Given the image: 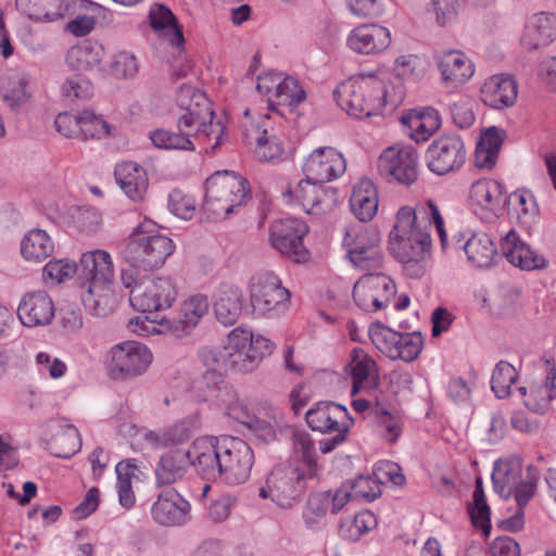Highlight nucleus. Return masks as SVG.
Listing matches in <instances>:
<instances>
[{
    "instance_id": "f257e3e1",
    "label": "nucleus",
    "mask_w": 556,
    "mask_h": 556,
    "mask_svg": "<svg viewBox=\"0 0 556 556\" xmlns=\"http://www.w3.org/2000/svg\"><path fill=\"white\" fill-rule=\"evenodd\" d=\"M434 225L443 249L446 247L444 220L438 205L428 200L417 207L399 208L395 223L389 233V249L392 255L404 265L405 273L421 277L426 271V260L430 255L431 237L429 228Z\"/></svg>"
},
{
    "instance_id": "f03ea898",
    "label": "nucleus",
    "mask_w": 556,
    "mask_h": 556,
    "mask_svg": "<svg viewBox=\"0 0 556 556\" xmlns=\"http://www.w3.org/2000/svg\"><path fill=\"white\" fill-rule=\"evenodd\" d=\"M177 101L182 111L177 121L178 132L154 129L149 134L152 144L163 150L193 151L194 144L190 138L197 136L207 142L213 141L205 149L215 153L224 142L225 126L220 121H213L214 111L205 93L190 85H184Z\"/></svg>"
},
{
    "instance_id": "7ed1b4c3",
    "label": "nucleus",
    "mask_w": 556,
    "mask_h": 556,
    "mask_svg": "<svg viewBox=\"0 0 556 556\" xmlns=\"http://www.w3.org/2000/svg\"><path fill=\"white\" fill-rule=\"evenodd\" d=\"M251 199L249 181L233 172H217L205 182L204 211L215 219H223Z\"/></svg>"
},
{
    "instance_id": "20e7f679",
    "label": "nucleus",
    "mask_w": 556,
    "mask_h": 556,
    "mask_svg": "<svg viewBox=\"0 0 556 556\" xmlns=\"http://www.w3.org/2000/svg\"><path fill=\"white\" fill-rule=\"evenodd\" d=\"M122 282L130 289L131 306L142 313H155L169 308L177 298V289L169 277L144 276L123 270Z\"/></svg>"
},
{
    "instance_id": "39448f33",
    "label": "nucleus",
    "mask_w": 556,
    "mask_h": 556,
    "mask_svg": "<svg viewBox=\"0 0 556 556\" xmlns=\"http://www.w3.org/2000/svg\"><path fill=\"white\" fill-rule=\"evenodd\" d=\"M249 305L255 317H274L289 307L290 292L281 279L273 271H264L251 277Z\"/></svg>"
},
{
    "instance_id": "423d86ee",
    "label": "nucleus",
    "mask_w": 556,
    "mask_h": 556,
    "mask_svg": "<svg viewBox=\"0 0 556 556\" xmlns=\"http://www.w3.org/2000/svg\"><path fill=\"white\" fill-rule=\"evenodd\" d=\"M174 250L172 239L163 235H146L140 227L129 239L124 258L131 267L128 271L153 270L161 267Z\"/></svg>"
},
{
    "instance_id": "0eeeda50",
    "label": "nucleus",
    "mask_w": 556,
    "mask_h": 556,
    "mask_svg": "<svg viewBox=\"0 0 556 556\" xmlns=\"http://www.w3.org/2000/svg\"><path fill=\"white\" fill-rule=\"evenodd\" d=\"M380 232L359 224L345 228L343 247L350 261L362 270L378 269L382 264Z\"/></svg>"
},
{
    "instance_id": "6e6552de",
    "label": "nucleus",
    "mask_w": 556,
    "mask_h": 556,
    "mask_svg": "<svg viewBox=\"0 0 556 556\" xmlns=\"http://www.w3.org/2000/svg\"><path fill=\"white\" fill-rule=\"evenodd\" d=\"M491 478L495 493L505 500L514 496L520 507L527 506L534 495V481L530 477L522 478V464L518 458L495 462Z\"/></svg>"
},
{
    "instance_id": "1a4fd4ad",
    "label": "nucleus",
    "mask_w": 556,
    "mask_h": 556,
    "mask_svg": "<svg viewBox=\"0 0 556 556\" xmlns=\"http://www.w3.org/2000/svg\"><path fill=\"white\" fill-rule=\"evenodd\" d=\"M153 362L151 350L138 341H124L109 351V371L114 379L142 376Z\"/></svg>"
},
{
    "instance_id": "9d476101",
    "label": "nucleus",
    "mask_w": 556,
    "mask_h": 556,
    "mask_svg": "<svg viewBox=\"0 0 556 556\" xmlns=\"http://www.w3.org/2000/svg\"><path fill=\"white\" fill-rule=\"evenodd\" d=\"M220 448L217 477L231 485L244 483L254 464L251 446L239 438L225 435Z\"/></svg>"
},
{
    "instance_id": "9b49d317",
    "label": "nucleus",
    "mask_w": 556,
    "mask_h": 556,
    "mask_svg": "<svg viewBox=\"0 0 556 556\" xmlns=\"http://www.w3.org/2000/svg\"><path fill=\"white\" fill-rule=\"evenodd\" d=\"M555 380V359L553 355H544L530 386L518 389L525 406L536 414L547 413L552 408L556 395Z\"/></svg>"
},
{
    "instance_id": "f8f14e48",
    "label": "nucleus",
    "mask_w": 556,
    "mask_h": 556,
    "mask_svg": "<svg viewBox=\"0 0 556 556\" xmlns=\"http://www.w3.org/2000/svg\"><path fill=\"white\" fill-rule=\"evenodd\" d=\"M308 232L307 225L298 218H283L273 223L269 241L275 250L294 263H304L309 253L304 247L303 237Z\"/></svg>"
},
{
    "instance_id": "ddd939ff",
    "label": "nucleus",
    "mask_w": 556,
    "mask_h": 556,
    "mask_svg": "<svg viewBox=\"0 0 556 556\" xmlns=\"http://www.w3.org/2000/svg\"><path fill=\"white\" fill-rule=\"evenodd\" d=\"M54 124L62 136L83 141L111 135L110 125L91 110L59 113Z\"/></svg>"
},
{
    "instance_id": "4468645a",
    "label": "nucleus",
    "mask_w": 556,
    "mask_h": 556,
    "mask_svg": "<svg viewBox=\"0 0 556 556\" xmlns=\"http://www.w3.org/2000/svg\"><path fill=\"white\" fill-rule=\"evenodd\" d=\"M256 90L266 99L269 109H274L275 105L293 106L306 97L295 78L277 72L258 75Z\"/></svg>"
},
{
    "instance_id": "2eb2a0df",
    "label": "nucleus",
    "mask_w": 556,
    "mask_h": 556,
    "mask_svg": "<svg viewBox=\"0 0 556 556\" xmlns=\"http://www.w3.org/2000/svg\"><path fill=\"white\" fill-rule=\"evenodd\" d=\"M394 281L384 274H368L354 286L353 296L356 305L369 313L387 307L395 295Z\"/></svg>"
},
{
    "instance_id": "dca6fc26",
    "label": "nucleus",
    "mask_w": 556,
    "mask_h": 556,
    "mask_svg": "<svg viewBox=\"0 0 556 556\" xmlns=\"http://www.w3.org/2000/svg\"><path fill=\"white\" fill-rule=\"evenodd\" d=\"M378 169L384 177L404 184H413L418 176V154L414 147L394 144L387 148L378 160Z\"/></svg>"
},
{
    "instance_id": "f3484780",
    "label": "nucleus",
    "mask_w": 556,
    "mask_h": 556,
    "mask_svg": "<svg viewBox=\"0 0 556 556\" xmlns=\"http://www.w3.org/2000/svg\"><path fill=\"white\" fill-rule=\"evenodd\" d=\"M465 160V146L457 135L441 136L427 150L428 167L438 175L458 170L464 165Z\"/></svg>"
},
{
    "instance_id": "a211bd4d",
    "label": "nucleus",
    "mask_w": 556,
    "mask_h": 556,
    "mask_svg": "<svg viewBox=\"0 0 556 556\" xmlns=\"http://www.w3.org/2000/svg\"><path fill=\"white\" fill-rule=\"evenodd\" d=\"M323 184L306 178L289 189L285 197L289 202L300 205L308 214H326L336 206L337 197L332 189L325 188Z\"/></svg>"
},
{
    "instance_id": "6ab92c4d",
    "label": "nucleus",
    "mask_w": 556,
    "mask_h": 556,
    "mask_svg": "<svg viewBox=\"0 0 556 556\" xmlns=\"http://www.w3.org/2000/svg\"><path fill=\"white\" fill-rule=\"evenodd\" d=\"M313 477L293 465L276 468L268 477L271 501L280 507H290L304 491L306 479Z\"/></svg>"
},
{
    "instance_id": "aec40b11",
    "label": "nucleus",
    "mask_w": 556,
    "mask_h": 556,
    "mask_svg": "<svg viewBox=\"0 0 556 556\" xmlns=\"http://www.w3.org/2000/svg\"><path fill=\"white\" fill-rule=\"evenodd\" d=\"M380 91V79L372 73L361 74L342 81L333 91L339 106L354 117H364V91Z\"/></svg>"
},
{
    "instance_id": "412c9836",
    "label": "nucleus",
    "mask_w": 556,
    "mask_h": 556,
    "mask_svg": "<svg viewBox=\"0 0 556 556\" xmlns=\"http://www.w3.org/2000/svg\"><path fill=\"white\" fill-rule=\"evenodd\" d=\"M240 357L241 354H238L235 346H231V333H229L228 342L225 346H204L199 351L200 362L205 369L204 378L214 386L222 381V378L230 370L241 372Z\"/></svg>"
},
{
    "instance_id": "4be33fe9",
    "label": "nucleus",
    "mask_w": 556,
    "mask_h": 556,
    "mask_svg": "<svg viewBox=\"0 0 556 556\" xmlns=\"http://www.w3.org/2000/svg\"><path fill=\"white\" fill-rule=\"evenodd\" d=\"M345 168V160L339 151L331 147H321L306 157L303 173L306 178L325 184L342 175Z\"/></svg>"
},
{
    "instance_id": "5701e85b",
    "label": "nucleus",
    "mask_w": 556,
    "mask_h": 556,
    "mask_svg": "<svg viewBox=\"0 0 556 556\" xmlns=\"http://www.w3.org/2000/svg\"><path fill=\"white\" fill-rule=\"evenodd\" d=\"M231 346L241 354V372L252 371L258 363L274 350L273 342L250 330L236 328L231 332Z\"/></svg>"
},
{
    "instance_id": "b1692460",
    "label": "nucleus",
    "mask_w": 556,
    "mask_h": 556,
    "mask_svg": "<svg viewBox=\"0 0 556 556\" xmlns=\"http://www.w3.org/2000/svg\"><path fill=\"white\" fill-rule=\"evenodd\" d=\"M223 437L204 435L197 438L190 447L186 450L189 464L207 478H216L218 475L219 455Z\"/></svg>"
},
{
    "instance_id": "393cba45",
    "label": "nucleus",
    "mask_w": 556,
    "mask_h": 556,
    "mask_svg": "<svg viewBox=\"0 0 556 556\" xmlns=\"http://www.w3.org/2000/svg\"><path fill=\"white\" fill-rule=\"evenodd\" d=\"M21 323L28 328L49 325L54 316V304L43 290L25 293L17 306Z\"/></svg>"
},
{
    "instance_id": "a878e982",
    "label": "nucleus",
    "mask_w": 556,
    "mask_h": 556,
    "mask_svg": "<svg viewBox=\"0 0 556 556\" xmlns=\"http://www.w3.org/2000/svg\"><path fill=\"white\" fill-rule=\"evenodd\" d=\"M434 59L445 87L463 86L475 73L473 62L460 50L442 51Z\"/></svg>"
},
{
    "instance_id": "bb28decb",
    "label": "nucleus",
    "mask_w": 556,
    "mask_h": 556,
    "mask_svg": "<svg viewBox=\"0 0 556 556\" xmlns=\"http://www.w3.org/2000/svg\"><path fill=\"white\" fill-rule=\"evenodd\" d=\"M346 45L358 54H378L391 45V33L378 24H363L349 34Z\"/></svg>"
},
{
    "instance_id": "cd10ccee",
    "label": "nucleus",
    "mask_w": 556,
    "mask_h": 556,
    "mask_svg": "<svg viewBox=\"0 0 556 556\" xmlns=\"http://www.w3.org/2000/svg\"><path fill=\"white\" fill-rule=\"evenodd\" d=\"M352 379V393L375 391L379 386L376 362L363 350L354 349L345 368Z\"/></svg>"
},
{
    "instance_id": "c85d7f7f",
    "label": "nucleus",
    "mask_w": 556,
    "mask_h": 556,
    "mask_svg": "<svg viewBox=\"0 0 556 556\" xmlns=\"http://www.w3.org/2000/svg\"><path fill=\"white\" fill-rule=\"evenodd\" d=\"M482 101L496 110L510 108L518 97V84L514 76L493 75L481 87Z\"/></svg>"
},
{
    "instance_id": "c756f323",
    "label": "nucleus",
    "mask_w": 556,
    "mask_h": 556,
    "mask_svg": "<svg viewBox=\"0 0 556 556\" xmlns=\"http://www.w3.org/2000/svg\"><path fill=\"white\" fill-rule=\"evenodd\" d=\"M306 422L314 431L329 433L340 428H349L348 409L333 402H319L307 410Z\"/></svg>"
},
{
    "instance_id": "7c9ffc66",
    "label": "nucleus",
    "mask_w": 556,
    "mask_h": 556,
    "mask_svg": "<svg viewBox=\"0 0 556 556\" xmlns=\"http://www.w3.org/2000/svg\"><path fill=\"white\" fill-rule=\"evenodd\" d=\"M189 503L172 488L163 490L152 506L153 519L162 526H176L185 522Z\"/></svg>"
},
{
    "instance_id": "2f4dec72",
    "label": "nucleus",
    "mask_w": 556,
    "mask_h": 556,
    "mask_svg": "<svg viewBox=\"0 0 556 556\" xmlns=\"http://www.w3.org/2000/svg\"><path fill=\"white\" fill-rule=\"evenodd\" d=\"M401 122L405 132L416 142L427 141L441 126L439 112L433 108H419L404 113Z\"/></svg>"
},
{
    "instance_id": "473e14b6",
    "label": "nucleus",
    "mask_w": 556,
    "mask_h": 556,
    "mask_svg": "<svg viewBox=\"0 0 556 556\" xmlns=\"http://www.w3.org/2000/svg\"><path fill=\"white\" fill-rule=\"evenodd\" d=\"M149 23L159 39L168 42L172 47L180 48L185 38L178 21L172 10L162 3H153L149 9Z\"/></svg>"
},
{
    "instance_id": "72a5a7b5",
    "label": "nucleus",
    "mask_w": 556,
    "mask_h": 556,
    "mask_svg": "<svg viewBox=\"0 0 556 556\" xmlns=\"http://www.w3.org/2000/svg\"><path fill=\"white\" fill-rule=\"evenodd\" d=\"M379 195L375 184L368 178L359 179L352 189L350 208L362 223L370 222L378 212Z\"/></svg>"
},
{
    "instance_id": "f704fd0d",
    "label": "nucleus",
    "mask_w": 556,
    "mask_h": 556,
    "mask_svg": "<svg viewBox=\"0 0 556 556\" xmlns=\"http://www.w3.org/2000/svg\"><path fill=\"white\" fill-rule=\"evenodd\" d=\"M115 178L129 199L136 202L143 200L148 190V175L142 166L134 162L118 163Z\"/></svg>"
},
{
    "instance_id": "c9c22d12",
    "label": "nucleus",
    "mask_w": 556,
    "mask_h": 556,
    "mask_svg": "<svg viewBox=\"0 0 556 556\" xmlns=\"http://www.w3.org/2000/svg\"><path fill=\"white\" fill-rule=\"evenodd\" d=\"M46 429L51 434L50 448L55 456L68 458L80 450V437L73 425L52 420L46 425Z\"/></svg>"
},
{
    "instance_id": "e433bc0d",
    "label": "nucleus",
    "mask_w": 556,
    "mask_h": 556,
    "mask_svg": "<svg viewBox=\"0 0 556 556\" xmlns=\"http://www.w3.org/2000/svg\"><path fill=\"white\" fill-rule=\"evenodd\" d=\"M186 450L176 448L164 453L155 466V481L159 486L169 485L182 479L189 467Z\"/></svg>"
},
{
    "instance_id": "4c0bfd02",
    "label": "nucleus",
    "mask_w": 556,
    "mask_h": 556,
    "mask_svg": "<svg viewBox=\"0 0 556 556\" xmlns=\"http://www.w3.org/2000/svg\"><path fill=\"white\" fill-rule=\"evenodd\" d=\"M81 275L91 282H112L114 264L111 255L104 250L84 253L80 258Z\"/></svg>"
},
{
    "instance_id": "58836bf2",
    "label": "nucleus",
    "mask_w": 556,
    "mask_h": 556,
    "mask_svg": "<svg viewBox=\"0 0 556 556\" xmlns=\"http://www.w3.org/2000/svg\"><path fill=\"white\" fill-rule=\"evenodd\" d=\"M459 248L465 252L467 262L477 268L490 267L497 256V249L485 232L472 233Z\"/></svg>"
},
{
    "instance_id": "ea45409f",
    "label": "nucleus",
    "mask_w": 556,
    "mask_h": 556,
    "mask_svg": "<svg viewBox=\"0 0 556 556\" xmlns=\"http://www.w3.org/2000/svg\"><path fill=\"white\" fill-rule=\"evenodd\" d=\"M555 34V17L545 12L533 15L526 25L521 43L529 50L551 43Z\"/></svg>"
},
{
    "instance_id": "a19ab883",
    "label": "nucleus",
    "mask_w": 556,
    "mask_h": 556,
    "mask_svg": "<svg viewBox=\"0 0 556 556\" xmlns=\"http://www.w3.org/2000/svg\"><path fill=\"white\" fill-rule=\"evenodd\" d=\"M243 293L235 286L222 288L215 295L213 308L217 320L225 325H233L241 315Z\"/></svg>"
},
{
    "instance_id": "79ce46f5",
    "label": "nucleus",
    "mask_w": 556,
    "mask_h": 556,
    "mask_svg": "<svg viewBox=\"0 0 556 556\" xmlns=\"http://www.w3.org/2000/svg\"><path fill=\"white\" fill-rule=\"evenodd\" d=\"M85 308L97 317H105L117 306V296L112 289V282H91L83 295Z\"/></svg>"
},
{
    "instance_id": "37998d69",
    "label": "nucleus",
    "mask_w": 556,
    "mask_h": 556,
    "mask_svg": "<svg viewBox=\"0 0 556 556\" xmlns=\"http://www.w3.org/2000/svg\"><path fill=\"white\" fill-rule=\"evenodd\" d=\"M505 136V130L496 126L489 127L481 135L475 151V165L478 168L492 169L495 166Z\"/></svg>"
},
{
    "instance_id": "c03bdc74",
    "label": "nucleus",
    "mask_w": 556,
    "mask_h": 556,
    "mask_svg": "<svg viewBox=\"0 0 556 556\" xmlns=\"http://www.w3.org/2000/svg\"><path fill=\"white\" fill-rule=\"evenodd\" d=\"M17 9L35 22H54L63 18L68 9L64 0H16Z\"/></svg>"
},
{
    "instance_id": "a18cd8bd",
    "label": "nucleus",
    "mask_w": 556,
    "mask_h": 556,
    "mask_svg": "<svg viewBox=\"0 0 556 556\" xmlns=\"http://www.w3.org/2000/svg\"><path fill=\"white\" fill-rule=\"evenodd\" d=\"M470 201L476 210L486 213H495L503 202L502 185L492 179H481L472 184L470 188Z\"/></svg>"
},
{
    "instance_id": "49530a36",
    "label": "nucleus",
    "mask_w": 556,
    "mask_h": 556,
    "mask_svg": "<svg viewBox=\"0 0 556 556\" xmlns=\"http://www.w3.org/2000/svg\"><path fill=\"white\" fill-rule=\"evenodd\" d=\"M507 205L521 226L530 228L536 222L539 206L530 190L525 188L515 190L508 195Z\"/></svg>"
},
{
    "instance_id": "de8ad7c7",
    "label": "nucleus",
    "mask_w": 556,
    "mask_h": 556,
    "mask_svg": "<svg viewBox=\"0 0 556 556\" xmlns=\"http://www.w3.org/2000/svg\"><path fill=\"white\" fill-rule=\"evenodd\" d=\"M54 251V243L43 229L29 230L21 242V253L26 261L41 262Z\"/></svg>"
},
{
    "instance_id": "09e8293b",
    "label": "nucleus",
    "mask_w": 556,
    "mask_h": 556,
    "mask_svg": "<svg viewBox=\"0 0 556 556\" xmlns=\"http://www.w3.org/2000/svg\"><path fill=\"white\" fill-rule=\"evenodd\" d=\"M29 75L22 71H12L0 78V94L11 108L26 102L29 98L27 86Z\"/></svg>"
},
{
    "instance_id": "8fccbe9b",
    "label": "nucleus",
    "mask_w": 556,
    "mask_h": 556,
    "mask_svg": "<svg viewBox=\"0 0 556 556\" xmlns=\"http://www.w3.org/2000/svg\"><path fill=\"white\" fill-rule=\"evenodd\" d=\"M104 56L103 47L84 41L72 47L66 54V63L75 71H89L98 66Z\"/></svg>"
},
{
    "instance_id": "3c124183",
    "label": "nucleus",
    "mask_w": 556,
    "mask_h": 556,
    "mask_svg": "<svg viewBox=\"0 0 556 556\" xmlns=\"http://www.w3.org/2000/svg\"><path fill=\"white\" fill-rule=\"evenodd\" d=\"M292 450L294 456L301 459L300 464L293 466L315 477L317 473L316 448L311 435L304 431L294 432Z\"/></svg>"
},
{
    "instance_id": "603ef678",
    "label": "nucleus",
    "mask_w": 556,
    "mask_h": 556,
    "mask_svg": "<svg viewBox=\"0 0 556 556\" xmlns=\"http://www.w3.org/2000/svg\"><path fill=\"white\" fill-rule=\"evenodd\" d=\"M115 471L117 476L118 502L124 508L129 509L136 503L131 480L136 476L137 466L131 460H123L116 465Z\"/></svg>"
},
{
    "instance_id": "864d4df0",
    "label": "nucleus",
    "mask_w": 556,
    "mask_h": 556,
    "mask_svg": "<svg viewBox=\"0 0 556 556\" xmlns=\"http://www.w3.org/2000/svg\"><path fill=\"white\" fill-rule=\"evenodd\" d=\"M70 226L80 233H96L102 227V214L94 207H73L70 212Z\"/></svg>"
},
{
    "instance_id": "5fc2aeb1",
    "label": "nucleus",
    "mask_w": 556,
    "mask_h": 556,
    "mask_svg": "<svg viewBox=\"0 0 556 556\" xmlns=\"http://www.w3.org/2000/svg\"><path fill=\"white\" fill-rule=\"evenodd\" d=\"M424 346V339L418 332H399L394 352L390 353L392 361L413 362L420 354Z\"/></svg>"
},
{
    "instance_id": "6e6d98bb",
    "label": "nucleus",
    "mask_w": 556,
    "mask_h": 556,
    "mask_svg": "<svg viewBox=\"0 0 556 556\" xmlns=\"http://www.w3.org/2000/svg\"><path fill=\"white\" fill-rule=\"evenodd\" d=\"M517 379L516 368L506 361H500L492 372L491 389L498 399H505L510 394V388Z\"/></svg>"
},
{
    "instance_id": "4d7b16f0",
    "label": "nucleus",
    "mask_w": 556,
    "mask_h": 556,
    "mask_svg": "<svg viewBox=\"0 0 556 556\" xmlns=\"http://www.w3.org/2000/svg\"><path fill=\"white\" fill-rule=\"evenodd\" d=\"M208 301L205 295L195 294L187 299L180 308V323L184 330H190L198 325V323L208 312Z\"/></svg>"
},
{
    "instance_id": "13d9d810",
    "label": "nucleus",
    "mask_w": 556,
    "mask_h": 556,
    "mask_svg": "<svg viewBox=\"0 0 556 556\" xmlns=\"http://www.w3.org/2000/svg\"><path fill=\"white\" fill-rule=\"evenodd\" d=\"M251 135L256 138V141L253 143V152L260 162H275L280 159L283 147L275 134L267 132L262 137L257 130L253 129Z\"/></svg>"
},
{
    "instance_id": "bf43d9fd",
    "label": "nucleus",
    "mask_w": 556,
    "mask_h": 556,
    "mask_svg": "<svg viewBox=\"0 0 556 556\" xmlns=\"http://www.w3.org/2000/svg\"><path fill=\"white\" fill-rule=\"evenodd\" d=\"M329 497L326 492H315L309 495L303 518L308 528H318L330 511Z\"/></svg>"
},
{
    "instance_id": "052dcab7",
    "label": "nucleus",
    "mask_w": 556,
    "mask_h": 556,
    "mask_svg": "<svg viewBox=\"0 0 556 556\" xmlns=\"http://www.w3.org/2000/svg\"><path fill=\"white\" fill-rule=\"evenodd\" d=\"M377 525L375 515L369 510H362L353 518L341 523V534L352 541L358 540L363 534L374 529Z\"/></svg>"
},
{
    "instance_id": "680f3d73",
    "label": "nucleus",
    "mask_w": 556,
    "mask_h": 556,
    "mask_svg": "<svg viewBox=\"0 0 556 556\" xmlns=\"http://www.w3.org/2000/svg\"><path fill=\"white\" fill-rule=\"evenodd\" d=\"M140 68V62L134 53L123 50L116 52L110 63V73L116 79H132Z\"/></svg>"
},
{
    "instance_id": "e2e57ef3",
    "label": "nucleus",
    "mask_w": 556,
    "mask_h": 556,
    "mask_svg": "<svg viewBox=\"0 0 556 556\" xmlns=\"http://www.w3.org/2000/svg\"><path fill=\"white\" fill-rule=\"evenodd\" d=\"M399 332L380 321L372 323L368 328V336L375 348L389 358L394 352Z\"/></svg>"
},
{
    "instance_id": "0e129e2a",
    "label": "nucleus",
    "mask_w": 556,
    "mask_h": 556,
    "mask_svg": "<svg viewBox=\"0 0 556 556\" xmlns=\"http://www.w3.org/2000/svg\"><path fill=\"white\" fill-rule=\"evenodd\" d=\"M168 208L181 219H191L197 211V201L180 189H174L168 195Z\"/></svg>"
},
{
    "instance_id": "69168bd1",
    "label": "nucleus",
    "mask_w": 556,
    "mask_h": 556,
    "mask_svg": "<svg viewBox=\"0 0 556 556\" xmlns=\"http://www.w3.org/2000/svg\"><path fill=\"white\" fill-rule=\"evenodd\" d=\"M282 424L281 416L274 412L267 419L258 415L254 416V420L248 428L262 441L271 442L276 439L277 430Z\"/></svg>"
},
{
    "instance_id": "338daca9",
    "label": "nucleus",
    "mask_w": 556,
    "mask_h": 556,
    "mask_svg": "<svg viewBox=\"0 0 556 556\" xmlns=\"http://www.w3.org/2000/svg\"><path fill=\"white\" fill-rule=\"evenodd\" d=\"M374 477L378 484H393L402 486L405 484V477L402 468L394 462L380 460L374 467Z\"/></svg>"
},
{
    "instance_id": "774afa93",
    "label": "nucleus",
    "mask_w": 556,
    "mask_h": 556,
    "mask_svg": "<svg viewBox=\"0 0 556 556\" xmlns=\"http://www.w3.org/2000/svg\"><path fill=\"white\" fill-rule=\"evenodd\" d=\"M387 104L395 106L396 101L389 98L384 88V84L381 79L379 92L372 88H370V91H364V117H369L381 113L383 106Z\"/></svg>"
}]
</instances>
